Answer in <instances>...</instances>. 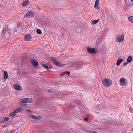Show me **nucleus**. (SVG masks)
I'll list each match as a JSON object with an SVG mask.
<instances>
[{"label":"nucleus","instance_id":"f257e3e1","mask_svg":"<svg viewBox=\"0 0 133 133\" xmlns=\"http://www.w3.org/2000/svg\"><path fill=\"white\" fill-rule=\"evenodd\" d=\"M102 82L103 85L105 87H109L112 84L111 80L108 78H105L103 79Z\"/></svg>","mask_w":133,"mask_h":133},{"label":"nucleus","instance_id":"f3484780","mask_svg":"<svg viewBox=\"0 0 133 133\" xmlns=\"http://www.w3.org/2000/svg\"><path fill=\"white\" fill-rule=\"evenodd\" d=\"M4 78L6 79L8 77V74L7 72L6 71H4Z\"/></svg>","mask_w":133,"mask_h":133},{"label":"nucleus","instance_id":"39448f33","mask_svg":"<svg viewBox=\"0 0 133 133\" xmlns=\"http://www.w3.org/2000/svg\"><path fill=\"white\" fill-rule=\"evenodd\" d=\"M9 32V30L7 28H4L2 31V33L5 36H7Z\"/></svg>","mask_w":133,"mask_h":133},{"label":"nucleus","instance_id":"412c9836","mask_svg":"<svg viewBox=\"0 0 133 133\" xmlns=\"http://www.w3.org/2000/svg\"><path fill=\"white\" fill-rule=\"evenodd\" d=\"M99 21V19H98L97 20H95L94 21H92L91 23L92 24H95L96 23H97Z\"/></svg>","mask_w":133,"mask_h":133},{"label":"nucleus","instance_id":"bb28decb","mask_svg":"<svg viewBox=\"0 0 133 133\" xmlns=\"http://www.w3.org/2000/svg\"><path fill=\"white\" fill-rule=\"evenodd\" d=\"M128 63H129L127 61V62L124 63L123 64V65L125 66H126Z\"/></svg>","mask_w":133,"mask_h":133},{"label":"nucleus","instance_id":"5701e85b","mask_svg":"<svg viewBox=\"0 0 133 133\" xmlns=\"http://www.w3.org/2000/svg\"><path fill=\"white\" fill-rule=\"evenodd\" d=\"M9 119V118L8 117H6L3 118L2 119V120L4 122H6Z\"/></svg>","mask_w":133,"mask_h":133},{"label":"nucleus","instance_id":"a211bd4d","mask_svg":"<svg viewBox=\"0 0 133 133\" xmlns=\"http://www.w3.org/2000/svg\"><path fill=\"white\" fill-rule=\"evenodd\" d=\"M29 2L28 1H27L25 2H24L22 4V5L23 6H25L27 5L29 3Z\"/></svg>","mask_w":133,"mask_h":133},{"label":"nucleus","instance_id":"c756f323","mask_svg":"<svg viewBox=\"0 0 133 133\" xmlns=\"http://www.w3.org/2000/svg\"><path fill=\"white\" fill-rule=\"evenodd\" d=\"M30 111V110H28V109H27L26 110V111Z\"/></svg>","mask_w":133,"mask_h":133},{"label":"nucleus","instance_id":"b1692460","mask_svg":"<svg viewBox=\"0 0 133 133\" xmlns=\"http://www.w3.org/2000/svg\"><path fill=\"white\" fill-rule=\"evenodd\" d=\"M10 115L11 117H14L16 115V113L13 111L10 113Z\"/></svg>","mask_w":133,"mask_h":133},{"label":"nucleus","instance_id":"20e7f679","mask_svg":"<svg viewBox=\"0 0 133 133\" xmlns=\"http://www.w3.org/2000/svg\"><path fill=\"white\" fill-rule=\"evenodd\" d=\"M19 101L20 102L24 103H31L32 102V100L30 98H25L21 99Z\"/></svg>","mask_w":133,"mask_h":133},{"label":"nucleus","instance_id":"6ab92c4d","mask_svg":"<svg viewBox=\"0 0 133 133\" xmlns=\"http://www.w3.org/2000/svg\"><path fill=\"white\" fill-rule=\"evenodd\" d=\"M128 19L130 22L133 23V16L129 17Z\"/></svg>","mask_w":133,"mask_h":133},{"label":"nucleus","instance_id":"7c9ffc66","mask_svg":"<svg viewBox=\"0 0 133 133\" xmlns=\"http://www.w3.org/2000/svg\"><path fill=\"white\" fill-rule=\"evenodd\" d=\"M27 105V104H24V105L26 106V105Z\"/></svg>","mask_w":133,"mask_h":133},{"label":"nucleus","instance_id":"c85d7f7f","mask_svg":"<svg viewBox=\"0 0 133 133\" xmlns=\"http://www.w3.org/2000/svg\"><path fill=\"white\" fill-rule=\"evenodd\" d=\"M88 119V118H84V120L85 121H86Z\"/></svg>","mask_w":133,"mask_h":133},{"label":"nucleus","instance_id":"aec40b11","mask_svg":"<svg viewBox=\"0 0 133 133\" xmlns=\"http://www.w3.org/2000/svg\"><path fill=\"white\" fill-rule=\"evenodd\" d=\"M132 57L131 56H129L127 58V61L129 63L131 62L132 61Z\"/></svg>","mask_w":133,"mask_h":133},{"label":"nucleus","instance_id":"f03ea898","mask_svg":"<svg viewBox=\"0 0 133 133\" xmlns=\"http://www.w3.org/2000/svg\"><path fill=\"white\" fill-rule=\"evenodd\" d=\"M51 59L54 63L56 66L59 67H62L64 66V65L61 64L57 61L56 59L53 57H51Z\"/></svg>","mask_w":133,"mask_h":133},{"label":"nucleus","instance_id":"423d86ee","mask_svg":"<svg viewBox=\"0 0 133 133\" xmlns=\"http://www.w3.org/2000/svg\"><path fill=\"white\" fill-rule=\"evenodd\" d=\"M29 117L31 118L35 119H39L41 118L39 116H35L31 114L29 115Z\"/></svg>","mask_w":133,"mask_h":133},{"label":"nucleus","instance_id":"6e6552de","mask_svg":"<svg viewBox=\"0 0 133 133\" xmlns=\"http://www.w3.org/2000/svg\"><path fill=\"white\" fill-rule=\"evenodd\" d=\"M88 52L90 54H94L95 52V50L94 48H88L87 49Z\"/></svg>","mask_w":133,"mask_h":133},{"label":"nucleus","instance_id":"cd10ccee","mask_svg":"<svg viewBox=\"0 0 133 133\" xmlns=\"http://www.w3.org/2000/svg\"><path fill=\"white\" fill-rule=\"evenodd\" d=\"M99 0H96L95 3L99 4Z\"/></svg>","mask_w":133,"mask_h":133},{"label":"nucleus","instance_id":"2f4dec72","mask_svg":"<svg viewBox=\"0 0 133 133\" xmlns=\"http://www.w3.org/2000/svg\"><path fill=\"white\" fill-rule=\"evenodd\" d=\"M130 1H131V2H132L133 1V0H130Z\"/></svg>","mask_w":133,"mask_h":133},{"label":"nucleus","instance_id":"9b49d317","mask_svg":"<svg viewBox=\"0 0 133 133\" xmlns=\"http://www.w3.org/2000/svg\"><path fill=\"white\" fill-rule=\"evenodd\" d=\"M31 35L29 34H28L25 35L24 39L26 41H29L31 40Z\"/></svg>","mask_w":133,"mask_h":133},{"label":"nucleus","instance_id":"1a4fd4ad","mask_svg":"<svg viewBox=\"0 0 133 133\" xmlns=\"http://www.w3.org/2000/svg\"><path fill=\"white\" fill-rule=\"evenodd\" d=\"M119 83L120 84L121 86H124L126 84V83H125V79L123 78H121Z\"/></svg>","mask_w":133,"mask_h":133},{"label":"nucleus","instance_id":"a878e982","mask_svg":"<svg viewBox=\"0 0 133 133\" xmlns=\"http://www.w3.org/2000/svg\"><path fill=\"white\" fill-rule=\"evenodd\" d=\"M89 133H97V132L94 131H89Z\"/></svg>","mask_w":133,"mask_h":133},{"label":"nucleus","instance_id":"0eeeda50","mask_svg":"<svg viewBox=\"0 0 133 133\" xmlns=\"http://www.w3.org/2000/svg\"><path fill=\"white\" fill-rule=\"evenodd\" d=\"M33 15L32 11H29L25 14L24 17H32L33 16Z\"/></svg>","mask_w":133,"mask_h":133},{"label":"nucleus","instance_id":"2eb2a0df","mask_svg":"<svg viewBox=\"0 0 133 133\" xmlns=\"http://www.w3.org/2000/svg\"><path fill=\"white\" fill-rule=\"evenodd\" d=\"M42 64L43 67L45 69H49L48 66L47 64L45 62H43V63H42Z\"/></svg>","mask_w":133,"mask_h":133},{"label":"nucleus","instance_id":"393cba45","mask_svg":"<svg viewBox=\"0 0 133 133\" xmlns=\"http://www.w3.org/2000/svg\"><path fill=\"white\" fill-rule=\"evenodd\" d=\"M37 32L38 34H42L41 30L40 29H38L37 30Z\"/></svg>","mask_w":133,"mask_h":133},{"label":"nucleus","instance_id":"4468645a","mask_svg":"<svg viewBox=\"0 0 133 133\" xmlns=\"http://www.w3.org/2000/svg\"><path fill=\"white\" fill-rule=\"evenodd\" d=\"M70 74V72L66 71L61 73L60 74V76H64L65 74H67L68 76H69Z\"/></svg>","mask_w":133,"mask_h":133},{"label":"nucleus","instance_id":"f8f14e48","mask_svg":"<svg viewBox=\"0 0 133 133\" xmlns=\"http://www.w3.org/2000/svg\"><path fill=\"white\" fill-rule=\"evenodd\" d=\"M31 64L34 65H38L37 62L34 59H32L31 61Z\"/></svg>","mask_w":133,"mask_h":133},{"label":"nucleus","instance_id":"dca6fc26","mask_svg":"<svg viewBox=\"0 0 133 133\" xmlns=\"http://www.w3.org/2000/svg\"><path fill=\"white\" fill-rule=\"evenodd\" d=\"M22 110V109L21 108H18L15 109L14 111L15 113H17L19 112H20Z\"/></svg>","mask_w":133,"mask_h":133},{"label":"nucleus","instance_id":"7ed1b4c3","mask_svg":"<svg viewBox=\"0 0 133 133\" xmlns=\"http://www.w3.org/2000/svg\"><path fill=\"white\" fill-rule=\"evenodd\" d=\"M124 35H119L116 36V41L117 42H122L124 41Z\"/></svg>","mask_w":133,"mask_h":133},{"label":"nucleus","instance_id":"ddd939ff","mask_svg":"<svg viewBox=\"0 0 133 133\" xmlns=\"http://www.w3.org/2000/svg\"><path fill=\"white\" fill-rule=\"evenodd\" d=\"M123 60L122 59L119 58L117 59L116 64L117 66L119 65L123 61Z\"/></svg>","mask_w":133,"mask_h":133},{"label":"nucleus","instance_id":"4be33fe9","mask_svg":"<svg viewBox=\"0 0 133 133\" xmlns=\"http://www.w3.org/2000/svg\"><path fill=\"white\" fill-rule=\"evenodd\" d=\"M99 4H97L96 3H95L94 5V8L96 9H99Z\"/></svg>","mask_w":133,"mask_h":133},{"label":"nucleus","instance_id":"9d476101","mask_svg":"<svg viewBox=\"0 0 133 133\" xmlns=\"http://www.w3.org/2000/svg\"><path fill=\"white\" fill-rule=\"evenodd\" d=\"M13 87L17 90L20 91L22 90L21 87L16 84H15L13 85Z\"/></svg>","mask_w":133,"mask_h":133}]
</instances>
